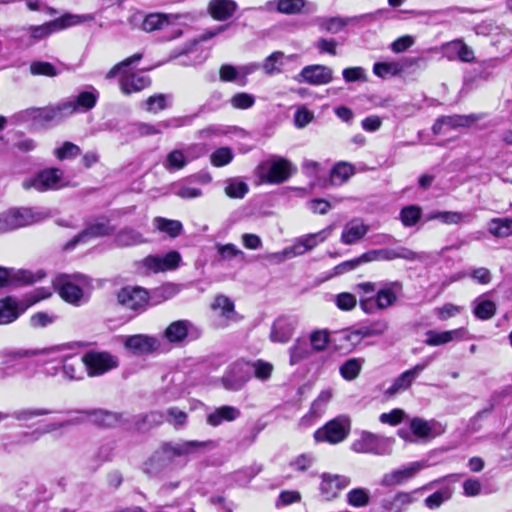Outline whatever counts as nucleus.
I'll return each mask as SVG.
<instances>
[{
	"label": "nucleus",
	"mask_w": 512,
	"mask_h": 512,
	"mask_svg": "<svg viewBox=\"0 0 512 512\" xmlns=\"http://www.w3.org/2000/svg\"><path fill=\"white\" fill-rule=\"evenodd\" d=\"M88 421L101 427H116L123 422V415L103 409L85 410L77 412V416L63 422L48 423L42 428L36 429L24 435V443L38 440L42 435L56 431L62 427Z\"/></svg>",
	"instance_id": "obj_1"
},
{
	"label": "nucleus",
	"mask_w": 512,
	"mask_h": 512,
	"mask_svg": "<svg viewBox=\"0 0 512 512\" xmlns=\"http://www.w3.org/2000/svg\"><path fill=\"white\" fill-rule=\"evenodd\" d=\"M53 284L60 297L74 305L87 301L92 289L91 279L83 274H61Z\"/></svg>",
	"instance_id": "obj_2"
},
{
	"label": "nucleus",
	"mask_w": 512,
	"mask_h": 512,
	"mask_svg": "<svg viewBox=\"0 0 512 512\" xmlns=\"http://www.w3.org/2000/svg\"><path fill=\"white\" fill-rule=\"evenodd\" d=\"M142 53H136L112 67L106 74L107 79H112L120 74V87L124 94L139 92L150 85V78L143 72H134L129 67L142 59Z\"/></svg>",
	"instance_id": "obj_3"
},
{
	"label": "nucleus",
	"mask_w": 512,
	"mask_h": 512,
	"mask_svg": "<svg viewBox=\"0 0 512 512\" xmlns=\"http://www.w3.org/2000/svg\"><path fill=\"white\" fill-rule=\"evenodd\" d=\"M401 291V282L386 283L377 290L374 296H361L359 300L360 307L366 314H373L377 310H385L396 303Z\"/></svg>",
	"instance_id": "obj_4"
},
{
	"label": "nucleus",
	"mask_w": 512,
	"mask_h": 512,
	"mask_svg": "<svg viewBox=\"0 0 512 512\" xmlns=\"http://www.w3.org/2000/svg\"><path fill=\"white\" fill-rule=\"evenodd\" d=\"M295 170L289 160L275 157L260 163L256 174L262 182L280 184L288 180Z\"/></svg>",
	"instance_id": "obj_5"
},
{
	"label": "nucleus",
	"mask_w": 512,
	"mask_h": 512,
	"mask_svg": "<svg viewBox=\"0 0 512 512\" xmlns=\"http://www.w3.org/2000/svg\"><path fill=\"white\" fill-rule=\"evenodd\" d=\"M332 230L333 226H328L319 232L304 235L296 239L292 246L285 248L282 252L271 254L270 258L282 261L285 258L303 255L307 251L315 248L318 244L324 242L329 237Z\"/></svg>",
	"instance_id": "obj_6"
},
{
	"label": "nucleus",
	"mask_w": 512,
	"mask_h": 512,
	"mask_svg": "<svg viewBox=\"0 0 512 512\" xmlns=\"http://www.w3.org/2000/svg\"><path fill=\"white\" fill-rule=\"evenodd\" d=\"M450 477H458L457 475H449L442 479H438L427 483L417 489H414L409 492H397L392 497L385 498L382 501V508L385 512H402L409 505L418 501L419 497L423 492L428 491L433 488L434 484L441 482Z\"/></svg>",
	"instance_id": "obj_7"
},
{
	"label": "nucleus",
	"mask_w": 512,
	"mask_h": 512,
	"mask_svg": "<svg viewBox=\"0 0 512 512\" xmlns=\"http://www.w3.org/2000/svg\"><path fill=\"white\" fill-rule=\"evenodd\" d=\"M351 449L356 453L388 455L392 452V440L364 431L353 441Z\"/></svg>",
	"instance_id": "obj_8"
},
{
	"label": "nucleus",
	"mask_w": 512,
	"mask_h": 512,
	"mask_svg": "<svg viewBox=\"0 0 512 512\" xmlns=\"http://www.w3.org/2000/svg\"><path fill=\"white\" fill-rule=\"evenodd\" d=\"M351 421L345 415L338 416L329 421L314 433L316 442H328L336 444L343 441L349 434Z\"/></svg>",
	"instance_id": "obj_9"
},
{
	"label": "nucleus",
	"mask_w": 512,
	"mask_h": 512,
	"mask_svg": "<svg viewBox=\"0 0 512 512\" xmlns=\"http://www.w3.org/2000/svg\"><path fill=\"white\" fill-rule=\"evenodd\" d=\"M62 177V170L58 168H47L33 176L25 178L22 181V187L25 190L33 189L38 192L56 190L61 187Z\"/></svg>",
	"instance_id": "obj_10"
},
{
	"label": "nucleus",
	"mask_w": 512,
	"mask_h": 512,
	"mask_svg": "<svg viewBox=\"0 0 512 512\" xmlns=\"http://www.w3.org/2000/svg\"><path fill=\"white\" fill-rule=\"evenodd\" d=\"M89 376H100L118 366V358L106 351H88L81 358Z\"/></svg>",
	"instance_id": "obj_11"
},
{
	"label": "nucleus",
	"mask_w": 512,
	"mask_h": 512,
	"mask_svg": "<svg viewBox=\"0 0 512 512\" xmlns=\"http://www.w3.org/2000/svg\"><path fill=\"white\" fill-rule=\"evenodd\" d=\"M180 260L177 251H170L164 256L149 255L137 263V269L145 275L166 272L176 269Z\"/></svg>",
	"instance_id": "obj_12"
},
{
	"label": "nucleus",
	"mask_w": 512,
	"mask_h": 512,
	"mask_svg": "<svg viewBox=\"0 0 512 512\" xmlns=\"http://www.w3.org/2000/svg\"><path fill=\"white\" fill-rule=\"evenodd\" d=\"M427 467L428 464L425 461L411 462L384 474L380 480V484L384 487L402 485L415 478L423 469Z\"/></svg>",
	"instance_id": "obj_13"
},
{
	"label": "nucleus",
	"mask_w": 512,
	"mask_h": 512,
	"mask_svg": "<svg viewBox=\"0 0 512 512\" xmlns=\"http://www.w3.org/2000/svg\"><path fill=\"white\" fill-rule=\"evenodd\" d=\"M214 442L208 441H180L166 443L162 446L163 454L168 458L197 455L207 449L213 448Z\"/></svg>",
	"instance_id": "obj_14"
},
{
	"label": "nucleus",
	"mask_w": 512,
	"mask_h": 512,
	"mask_svg": "<svg viewBox=\"0 0 512 512\" xmlns=\"http://www.w3.org/2000/svg\"><path fill=\"white\" fill-rule=\"evenodd\" d=\"M9 211L14 229L42 222L51 216L47 209L40 207H21Z\"/></svg>",
	"instance_id": "obj_15"
},
{
	"label": "nucleus",
	"mask_w": 512,
	"mask_h": 512,
	"mask_svg": "<svg viewBox=\"0 0 512 512\" xmlns=\"http://www.w3.org/2000/svg\"><path fill=\"white\" fill-rule=\"evenodd\" d=\"M320 479V494L328 501L337 498L340 492L346 489L351 483L350 477L341 474L322 473Z\"/></svg>",
	"instance_id": "obj_16"
},
{
	"label": "nucleus",
	"mask_w": 512,
	"mask_h": 512,
	"mask_svg": "<svg viewBox=\"0 0 512 512\" xmlns=\"http://www.w3.org/2000/svg\"><path fill=\"white\" fill-rule=\"evenodd\" d=\"M113 228L106 219H97L87 224L86 228L65 245V249H73L79 243H87L92 239L109 235Z\"/></svg>",
	"instance_id": "obj_17"
},
{
	"label": "nucleus",
	"mask_w": 512,
	"mask_h": 512,
	"mask_svg": "<svg viewBox=\"0 0 512 512\" xmlns=\"http://www.w3.org/2000/svg\"><path fill=\"white\" fill-rule=\"evenodd\" d=\"M118 302L126 309L142 311L148 305L150 297L141 287H124L117 294Z\"/></svg>",
	"instance_id": "obj_18"
},
{
	"label": "nucleus",
	"mask_w": 512,
	"mask_h": 512,
	"mask_svg": "<svg viewBox=\"0 0 512 512\" xmlns=\"http://www.w3.org/2000/svg\"><path fill=\"white\" fill-rule=\"evenodd\" d=\"M299 83L311 85H326L333 80V70L325 65L314 64L305 66L295 77Z\"/></svg>",
	"instance_id": "obj_19"
},
{
	"label": "nucleus",
	"mask_w": 512,
	"mask_h": 512,
	"mask_svg": "<svg viewBox=\"0 0 512 512\" xmlns=\"http://www.w3.org/2000/svg\"><path fill=\"white\" fill-rule=\"evenodd\" d=\"M72 114L74 104L64 101L55 106L36 109L33 117L42 124H57Z\"/></svg>",
	"instance_id": "obj_20"
},
{
	"label": "nucleus",
	"mask_w": 512,
	"mask_h": 512,
	"mask_svg": "<svg viewBox=\"0 0 512 512\" xmlns=\"http://www.w3.org/2000/svg\"><path fill=\"white\" fill-rule=\"evenodd\" d=\"M431 358H426L416 364L413 368L400 374L386 390L385 394L392 396L396 393L408 389L420 373L430 364Z\"/></svg>",
	"instance_id": "obj_21"
},
{
	"label": "nucleus",
	"mask_w": 512,
	"mask_h": 512,
	"mask_svg": "<svg viewBox=\"0 0 512 512\" xmlns=\"http://www.w3.org/2000/svg\"><path fill=\"white\" fill-rule=\"evenodd\" d=\"M248 364L236 362L229 367L222 378L223 385L228 390L237 391L249 380Z\"/></svg>",
	"instance_id": "obj_22"
},
{
	"label": "nucleus",
	"mask_w": 512,
	"mask_h": 512,
	"mask_svg": "<svg viewBox=\"0 0 512 512\" xmlns=\"http://www.w3.org/2000/svg\"><path fill=\"white\" fill-rule=\"evenodd\" d=\"M440 50L443 56L450 61L458 59L461 62L471 63L475 60L474 51L461 39L444 43Z\"/></svg>",
	"instance_id": "obj_23"
},
{
	"label": "nucleus",
	"mask_w": 512,
	"mask_h": 512,
	"mask_svg": "<svg viewBox=\"0 0 512 512\" xmlns=\"http://www.w3.org/2000/svg\"><path fill=\"white\" fill-rule=\"evenodd\" d=\"M409 427L411 432L420 439L434 438L444 432V428L439 422L419 417L412 418Z\"/></svg>",
	"instance_id": "obj_24"
},
{
	"label": "nucleus",
	"mask_w": 512,
	"mask_h": 512,
	"mask_svg": "<svg viewBox=\"0 0 512 512\" xmlns=\"http://www.w3.org/2000/svg\"><path fill=\"white\" fill-rule=\"evenodd\" d=\"M124 345L132 353L142 355L151 353L158 349L159 342L152 336L137 334L126 337Z\"/></svg>",
	"instance_id": "obj_25"
},
{
	"label": "nucleus",
	"mask_w": 512,
	"mask_h": 512,
	"mask_svg": "<svg viewBox=\"0 0 512 512\" xmlns=\"http://www.w3.org/2000/svg\"><path fill=\"white\" fill-rule=\"evenodd\" d=\"M187 418V413L176 407L168 408L165 414L151 412L146 416L150 423L160 424L166 421L176 429L183 428L187 423Z\"/></svg>",
	"instance_id": "obj_26"
},
{
	"label": "nucleus",
	"mask_w": 512,
	"mask_h": 512,
	"mask_svg": "<svg viewBox=\"0 0 512 512\" xmlns=\"http://www.w3.org/2000/svg\"><path fill=\"white\" fill-rule=\"evenodd\" d=\"M296 328V320L290 317H279L272 325L270 339L277 343H286L292 337Z\"/></svg>",
	"instance_id": "obj_27"
},
{
	"label": "nucleus",
	"mask_w": 512,
	"mask_h": 512,
	"mask_svg": "<svg viewBox=\"0 0 512 512\" xmlns=\"http://www.w3.org/2000/svg\"><path fill=\"white\" fill-rule=\"evenodd\" d=\"M466 334L467 330L464 327L441 332L429 330L426 332V339L424 342L428 346H440L452 341L463 340Z\"/></svg>",
	"instance_id": "obj_28"
},
{
	"label": "nucleus",
	"mask_w": 512,
	"mask_h": 512,
	"mask_svg": "<svg viewBox=\"0 0 512 512\" xmlns=\"http://www.w3.org/2000/svg\"><path fill=\"white\" fill-rule=\"evenodd\" d=\"M388 329V323L385 320H376L368 325H363L356 330L350 331L346 338L351 342H359L363 338L380 336Z\"/></svg>",
	"instance_id": "obj_29"
},
{
	"label": "nucleus",
	"mask_w": 512,
	"mask_h": 512,
	"mask_svg": "<svg viewBox=\"0 0 512 512\" xmlns=\"http://www.w3.org/2000/svg\"><path fill=\"white\" fill-rule=\"evenodd\" d=\"M369 231V227L360 219H353L345 224L341 242L345 245H351L361 240Z\"/></svg>",
	"instance_id": "obj_30"
},
{
	"label": "nucleus",
	"mask_w": 512,
	"mask_h": 512,
	"mask_svg": "<svg viewBox=\"0 0 512 512\" xmlns=\"http://www.w3.org/2000/svg\"><path fill=\"white\" fill-rule=\"evenodd\" d=\"M241 412L234 406L224 405L214 409L206 416V422L212 427H217L224 422H231L239 418Z\"/></svg>",
	"instance_id": "obj_31"
},
{
	"label": "nucleus",
	"mask_w": 512,
	"mask_h": 512,
	"mask_svg": "<svg viewBox=\"0 0 512 512\" xmlns=\"http://www.w3.org/2000/svg\"><path fill=\"white\" fill-rule=\"evenodd\" d=\"M193 325L187 320L172 322L165 330V338L173 344L182 343L191 332Z\"/></svg>",
	"instance_id": "obj_32"
},
{
	"label": "nucleus",
	"mask_w": 512,
	"mask_h": 512,
	"mask_svg": "<svg viewBox=\"0 0 512 512\" xmlns=\"http://www.w3.org/2000/svg\"><path fill=\"white\" fill-rule=\"evenodd\" d=\"M237 8L233 0H211L209 3V12L216 20H226L230 18Z\"/></svg>",
	"instance_id": "obj_33"
},
{
	"label": "nucleus",
	"mask_w": 512,
	"mask_h": 512,
	"mask_svg": "<svg viewBox=\"0 0 512 512\" xmlns=\"http://www.w3.org/2000/svg\"><path fill=\"white\" fill-rule=\"evenodd\" d=\"M98 97V91L94 87H90V90L79 93L75 100L65 102L74 104L75 113L77 111H87L92 109L96 105Z\"/></svg>",
	"instance_id": "obj_34"
},
{
	"label": "nucleus",
	"mask_w": 512,
	"mask_h": 512,
	"mask_svg": "<svg viewBox=\"0 0 512 512\" xmlns=\"http://www.w3.org/2000/svg\"><path fill=\"white\" fill-rule=\"evenodd\" d=\"M145 242L143 235L133 228H123L115 236V244L119 247H129Z\"/></svg>",
	"instance_id": "obj_35"
},
{
	"label": "nucleus",
	"mask_w": 512,
	"mask_h": 512,
	"mask_svg": "<svg viewBox=\"0 0 512 512\" xmlns=\"http://www.w3.org/2000/svg\"><path fill=\"white\" fill-rule=\"evenodd\" d=\"M488 232L497 238L512 236V218H493L488 222Z\"/></svg>",
	"instance_id": "obj_36"
},
{
	"label": "nucleus",
	"mask_w": 512,
	"mask_h": 512,
	"mask_svg": "<svg viewBox=\"0 0 512 512\" xmlns=\"http://www.w3.org/2000/svg\"><path fill=\"white\" fill-rule=\"evenodd\" d=\"M470 215L457 211H436L427 216V220H439L446 225H456L469 220Z\"/></svg>",
	"instance_id": "obj_37"
},
{
	"label": "nucleus",
	"mask_w": 512,
	"mask_h": 512,
	"mask_svg": "<svg viewBox=\"0 0 512 512\" xmlns=\"http://www.w3.org/2000/svg\"><path fill=\"white\" fill-rule=\"evenodd\" d=\"M212 309L219 311V315L225 319L221 325H227V321L234 320L236 313L234 311V303L226 296H217L212 304Z\"/></svg>",
	"instance_id": "obj_38"
},
{
	"label": "nucleus",
	"mask_w": 512,
	"mask_h": 512,
	"mask_svg": "<svg viewBox=\"0 0 512 512\" xmlns=\"http://www.w3.org/2000/svg\"><path fill=\"white\" fill-rule=\"evenodd\" d=\"M91 19L92 17L90 15L65 13L61 17L51 21V25L53 26L54 31H60L68 27L90 21Z\"/></svg>",
	"instance_id": "obj_39"
},
{
	"label": "nucleus",
	"mask_w": 512,
	"mask_h": 512,
	"mask_svg": "<svg viewBox=\"0 0 512 512\" xmlns=\"http://www.w3.org/2000/svg\"><path fill=\"white\" fill-rule=\"evenodd\" d=\"M316 461L317 458L313 453H302L289 462V467L297 473H306L314 467Z\"/></svg>",
	"instance_id": "obj_40"
},
{
	"label": "nucleus",
	"mask_w": 512,
	"mask_h": 512,
	"mask_svg": "<svg viewBox=\"0 0 512 512\" xmlns=\"http://www.w3.org/2000/svg\"><path fill=\"white\" fill-rule=\"evenodd\" d=\"M354 174V167L347 162L337 163L330 174L333 185H342Z\"/></svg>",
	"instance_id": "obj_41"
},
{
	"label": "nucleus",
	"mask_w": 512,
	"mask_h": 512,
	"mask_svg": "<svg viewBox=\"0 0 512 512\" xmlns=\"http://www.w3.org/2000/svg\"><path fill=\"white\" fill-rule=\"evenodd\" d=\"M153 225L158 231L166 233L170 237H177L183 229L180 221L170 220L163 217L154 218Z\"/></svg>",
	"instance_id": "obj_42"
},
{
	"label": "nucleus",
	"mask_w": 512,
	"mask_h": 512,
	"mask_svg": "<svg viewBox=\"0 0 512 512\" xmlns=\"http://www.w3.org/2000/svg\"><path fill=\"white\" fill-rule=\"evenodd\" d=\"M474 315L481 320H488L496 313V304L488 299L479 297L474 301Z\"/></svg>",
	"instance_id": "obj_43"
},
{
	"label": "nucleus",
	"mask_w": 512,
	"mask_h": 512,
	"mask_svg": "<svg viewBox=\"0 0 512 512\" xmlns=\"http://www.w3.org/2000/svg\"><path fill=\"white\" fill-rule=\"evenodd\" d=\"M20 315L17 309V303L7 298L0 301V324H8L15 321Z\"/></svg>",
	"instance_id": "obj_44"
},
{
	"label": "nucleus",
	"mask_w": 512,
	"mask_h": 512,
	"mask_svg": "<svg viewBox=\"0 0 512 512\" xmlns=\"http://www.w3.org/2000/svg\"><path fill=\"white\" fill-rule=\"evenodd\" d=\"M67 350H69L68 345H56L41 350L32 351L36 352V355L45 356L48 361H56L63 363L64 361L70 359L69 355L65 354V351Z\"/></svg>",
	"instance_id": "obj_45"
},
{
	"label": "nucleus",
	"mask_w": 512,
	"mask_h": 512,
	"mask_svg": "<svg viewBox=\"0 0 512 512\" xmlns=\"http://www.w3.org/2000/svg\"><path fill=\"white\" fill-rule=\"evenodd\" d=\"M452 494L453 489L449 486H445L425 498L424 504L430 510L437 509L444 502L448 501L452 497Z\"/></svg>",
	"instance_id": "obj_46"
},
{
	"label": "nucleus",
	"mask_w": 512,
	"mask_h": 512,
	"mask_svg": "<svg viewBox=\"0 0 512 512\" xmlns=\"http://www.w3.org/2000/svg\"><path fill=\"white\" fill-rule=\"evenodd\" d=\"M363 362L364 361L359 358L346 360L339 368L341 376L347 381L356 379L361 372Z\"/></svg>",
	"instance_id": "obj_47"
},
{
	"label": "nucleus",
	"mask_w": 512,
	"mask_h": 512,
	"mask_svg": "<svg viewBox=\"0 0 512 512\" xmlns=\"http://www.w3.org/2000/svg\"><path fill=\"white\" fill-rule=\"evenodd\" d=\"M290 364L295 365L304 359L310 357L312 350L307 342L302 339H297L293 346L289 349Z\"/></svg>",
	"instance_id": "obj_48"
},
{
	"label": "nucleus",
	"mask_w": 512,
	"mask_h": 512,
	"mask_svg": "<svg viewBox=\"0 0 512 512\" xmlns=\"http://www.w3.org/2000/svg\"><path fill=\"white\" fill-rule=\"evenodd\" d=\"M347 503L356 508L365 507L370 502V493L366 488H354L346 495Z\"/></svg>",
	"instance_id": "obj_49"
},
{
	"label": "nucleus",
	"mask_w": 512,
	"mask_h": 512,
	"mask_svg": "<svg viewBox=\"0 0 512 512\" xmlns=\"http://www.w3.org/2000/svg\"><path fill=\"white\" fill-rule=\"evenodd\" d=\"M187 163H189V158H187L184 151L175 149L168 153L164 167L169 171L180 170L183 169Z\"/></svg>",
	"instance_id": "obj_50"
},
{
	"label": "nucleus",
	"mask_w": 512,
	"mask_h": 512,
	"mask_svg": "<svg viewBox=\"0 0 512 512\" xmlns=\"http://www.w3.org/2000/svg\"><path fill=\"white\" fill-rule=\"evenodd\" d=\"M349 21L350 19L342 17H324L320 18L318 23L321 30L336 34L341 31Z\"/></svg>",
	"instance_id": "obj_51"
},
{
	"label": "nucleus",
	"mask_w": 512,
	"mask_h": 512,
	"mask_svg": "<svg viewBox=\"0 0 512 512\" xmlns=\"http://www.w3.org/2000/svg\"><path fill=\"white\" fill-rule=\"evenodd\" d=\"M225 194L229 198H243L249 191L248 185L238 178H230L226 181Z\"/></svg>",
	"instance_id": "obj_52"
},
{
	"label": "nucleus",
	"mask_w": 512,
	"mask_h": 512,
	"mask_svg": "<svg viewBox=\"0 0 512 512\" xmlns=\"http://www.w3.org/2000/svg\"><path fill=\"white\" fill-rule=\"evenodd\" d=\"M248 372H253L254 376L260 381H267L273 372V365L263 360H257L248 363Z\"/></svg>",
	"instance_id": "obj_53"
},
{
	"label": "nucleus",
	"mask_w": 512,
	"mask_h": 512,
	"mask_svg": "<svg viewBox=\"0 0 512 512\" xmlns=\"http://www.w3.org/2000/svg\"><path fill=\"white\" fill-rule=\"evenodd\" d=\"M330 334L325 329H319L311 332L309 336L311 350L314 352L324 351L329 343Z\"/></svg>",
	"instance_id": "obj_54"
},
{
	"label": "nucleus",
	"mask_w": 512,
	"mask_h": 512,
	"mask_svg": "<svg viewBox=\"0 0 512 512\" xmlns=\"http://www.w3.org/2000/svg\"><path fill=\"white\" fill-rule=\"evenodd\" d=\"M400 71L401 66L397 62H377L373 66V73L382 79L395 76Z\"/></svg>",
	"instance_id": "obj_55"
},
{
	"label": "nucleus",
	"mask_w": 512,
	"mask_h": 512,
	"mask_svg": "<svg viewBox=\"0 0 512 512\" xmlns=\"http://www.w3.org/2000/svg\"><path fill=\"white\" fill-rule=\"evenodd\" d=\"M275 4L279 13L293 15L302 11L306 5V0H277Z\"/></svg>",
	"instance_id": "obj_56"
},
{
	"label": "nucleus",
	"mask_w": 512,
	"mask_h": 512,
	"mask_svg": "<svg viewBox=\"0 0 512 512\" xmlns=\"http://www.w3.org/2000/svg\"><path fill=\"white\" fill-rule=\"evenodd\" d=\"M421 217V208L416 205L404 207L400 212V220L405 227L414 226Z\"/></svg>",
	"instance_id": "obj_57"
},
{
	"label": "nucleus",
	"mask_w": 512,
	"mask_h": 512,
	"mask_svg": "<svg viewBox=\"0 0 512 512\" xmlns=\"http://www.w3.org/2000/svg\"><path fill=\"white\" fill-rule=\"evenodd\" d=\"M479 119H480V117L475 114L453 115V116L443 117V121L445 122V125L448 127H452V128L467 127Z\"/></svg>",
	"instance_id": "obj_58"
},
{
	"label": "nucleus",
	"mask_w": 512,
	"mask_h": 512,
	"mask_svg": "<svg viewBox=\"0 0 512 512\" xmlns=\"http://www.w3.org/2000/svg\"><path fill=\"white\" fill-rule=\"evenodd\" d=\"M233 152L228 147H221L216 149L210 155V162L215 167H222L229 164L233 160Z\"/></svg>",
	"instance_id": "obj_59"
},
{
	"label": "nucleus",
	"mask_w": 512,
	"mask_h": 512,
	"mask_svg": "<svg viewBox=\"0 0 512 512\" xmlns=\"http://www.w3.org/2000/svg\"><path fill=\"white\" fill-rule=\"evenodd\" d=\"M49 410L44 408H24L12 411V418L18 421H29L35 417L48 415Z\"/></svg>",
	"instance_id": "obj_60"
},
{
	"label": "nucleus",
	"mask_w": 512,
	"mask_h": 512,
	"mask_svg": "<svg viewBox=\"0 0 512 512\" xmlns=\"http://www.w3.org/2000/svg\"><path fill=\"white\" fill-rule=\"evenodd\" d=\"M167 24L165 15L159 13H153L147 15L142 22V29L146 32H152L157 29H161Z\"/></svg>",
	"instance_id": "obj_61"
},
{
	"label": "nucleus",
	"mask_w": 512,
	"mask_h": 512,
	"mask_svg": "<svg viewBox=\"0 0 512 512\" xmlns=\"http://www.w3.org/2000/svg\"><path fill=\"white\" fill-rule=\"evenodd\" d=\"M178 292L177 286L173 284L163 285L152 292L151 300L153 304H158L162 301L170 299Z\"/></svg>",
	"instance_id": "obj_62"
},
{
	"label": "nucleus",
	"mask_w": 512,
	"mask_h": 512,
	"mask_svg": "<svg viewBox=\"0 0 512 512\" xmlns=\"http://www.w3.org/2000/svg\"><path fill=\"white\" fill-rule=\"evenodd\" d=\"M30 72L32 75H43L48 77H55L58 75L54 65L45 61H35L31 63Z\"/></svg>",
	"instance_id": "obj_63"
},
{
	"label": "nucleus",
	"mask_w": 512,
	"mask_h": 512,
	"mask_svg": "<svg viewBox=\"0 0 512 512\" xmlns=\"http://www.w3.org/2000/svg\"><path fill=\"white\" fill-rule=\"evenodd\" d=\"M79 154L80 148L76 144L69 141L64 142L61 147L54 150V155L59 160L74 158Z\"/></svg>",
	"instance_id": "obj_64"
}]
</instances>
